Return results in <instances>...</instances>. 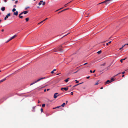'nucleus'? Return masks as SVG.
Returning a JSON list of instances; mask_svg holds the SVG:
<instances>
[{"label":"nucleus","mask_w":128,"mask_h":128,"mask_svg":"<svg viewBox=\"0 0 128 128\" xmlns=\"http://www.w3.org/2000/svg\"><path fill=\"white\" fill-rule=\"evenodd\" d=\"M45 78V77L42 78H40V79H38V80H37L36 81L34 82H33L31 84H30V86H31L32 85L34 84L35 83H36L37 82L40 81V80H42V79H44Z\"/></svg>","instance_id":"f257e3e1"},{"label":"nucleus","mask_w":128,"mask_h":128,"mask_svg":"<svg viewBox=\"0 0 128 128\" xmlns=\"http://www.w3.org/2000/svg\"><path fill=\"white\" fill-rule=\"evenodd\" d=\"M13 74H11L9 76H7L6 78H4V79H2V80H0V83L2 82H3V81H5V80H6V78L8 77L9 76H10V75H12Z\"/></svg>","instance_id":"f03ea898"},{"label":"nucleus","mask_w":128,"mask_h":128,"mask_svg":"<svg viewBox=\"0 0 128 128\" xmlns=\"http://www.w3.org/2000/svg\"><path fill=\"white\" fill-rule=\"evenodd\" d=\"M10 13L8 14L7 15H6V17L4 18V20H6L7 18H8V16H10Z\"/></svg>","instance_id":"7ed1b4c3"},{"label":"nucleus","mask_w":128,"mask_h":128,"mask_svg":"<svg viewBox=\"0 0 128 128\" xmlns=\"http://www.w3.org/2000/svg\"><path fill=\"white\" fill-rule=\"evenodd\" d=\"M28 12V11H25L22 12L20 14V15H21L22 14H27Z\"/></svg>","instance_id":"20e7f679"},{"label":"nucleus","mask_w":128,"mask_h":128,"mask_svg":"<svg viewBox=\"0 0 128 128\" xmlns=\"http://www.w3.org/2000/svg\"><path fill=\"white\" fill-rule=\"evenodd\" d=\"M68 87H67V88H62L61 90L62 91H63L64 90L65 91H66L68 90Z\"/></svg>","instance_id":"39448f33"},{"label":"nucleus","mask_w":128,"mask_h":128,"mask_svg":"<svg viewBox=\"0 0 128 128\" xmlns=\"http://www.w3.org/2000/svg\"><path fill=\"white\" fill-rule=\"evenodd\" d=\"M58 94L57 93H55L54 94V98H56L57 97V96L58 95Z\"/></svg>","instance_id":"423d86ee"},{"label":"nucleus","mask_w":128,"mask_h":128,"mask_svg":"<svg viewBox=\"0 0 128 128\" xmlns=\"http://www.w3.org/2000/svg\"><path fill=\"white\" fill-rule=\"evenodd\" d=\"M111 82L110 80H108L106 82L105 84H109Z\"/></svg>","instance_id":"0eeeda50"},{"label":"nucleus","mask_w":128,"mask_h":128,"mask_svg":"<svg viewBox=\"0 0 128 128\" xmlns=\"http://www.w3.org/2000/svg\"><path fill=\"white\" fill-rule=\"evenodd\" d=\"M107 0H105L104 1L100 3H99L98 4H102L104 3H106V2L107 1Z\"/></svg>","instance_id":"6e6552de"},{"label":"nucleus","mask_w":128,"mask_h":128,"mask_svg":"<svg viewBox=\"0 0 128 128\" xmlns=\"http://www.w3.org/2000/svg\"><path fill=\"white\" fill-rule=\"evenodd\" d=\"M16 37V35L15 34V35H14V36H13L11 37V38L10 39V40H11L15 38Z\"/></svg>","instance_id":"1a4fd4ad"},{"label":"nucleus","mask_w":128,"mask_h":128,"mask_svg":"<svg viewBox=\"0 0 128 128\" xmlns=\"http://www.w3.org/2000/svg\"><path fill=\"white\" fill-rule=\"evenodd\" d=\"M36 106L33 107H32V111L33 112H34L35 111V107Z\"/></svg>","instance_id":"9d476101"},{"label":"nucleus","mask_w":128,"mask_h":128,"mask_svg":"<svg viewBox=\"0 0 128 128\" xmlns=\"http://www.w3.org/2000/svg\"><path fill=\"white\" fill-rule=\"evenodd\" d=\"M62 44L58 48V50H62V49L61 48H62Z\"/></svg>","instance_id":"9b49d317"},{"label":"nucleus","mask_w":128,"mask_h":128,"mask_svg":"<svg viewBox=\"0 0 128 128\" xmlns=\"http://www.w3.org/2000/svg\"><path fill=\"white\" fill-rule=\"evenodd\" d=\"M5 8L4 7H2L1 8V10L2 11H4L5 10Z\"/></svg>","instance_id":"f8f14e48"},{"label":"nucleus","mask_w":128,"mask_h":128,"mask_svg":"<svg viewBox=\"0 0 128 128\" xmlns=\"http://www.w3.org/2000/svg\"><path fill=\"white\" fill-rule=\"evenodd\" d=\"M102 52V51L101 50L98 52H97V54H100Z\"/></svg>","instance_id":"ddd939ff"},{"label":"nucleus","mask_w":128,"mask_h":128,"mask_svg":"<svg viewBox=\"0 0 128 128\" xmlns=\"http://www.w3.org/2000/svg\"><path fill=\"white\" fill-rule=\"evenodd\" d=\"M66 104V103H64L61 106H62V107H64V106L65 104Z\"/></svg>","instance_id":"4468645a"},{"label":"nucleus","mask_w":128,"mask_h":128,"mask_svg":"<svg viewBox=\"0 0 128 128\" xmlns=\"http://www.w3.org/2000/svg\"><path fill=\"white\" fill-rule=\"evenodd\" d=\"M99 82H100V80H98L97 81V82L96 83L94 84V85H97L98 84H99Z\"/></svg>","instance_id":"2eb2a0df"},{"label":"nucleus","mask_w":128,"mask_h":128,"mask_svg":"<svg viewBox=\"0 0 128 128\" xmlns=\"http://www.w3.org/2000/svg\"><path fill=\"white\" fill-rule=\"evenodd\" d=\"M69 78H68L66 79L65 80V81L66 82H67L68 81V80Z\"/></svg>","instance_id":"dca6fc26"},{"label":"nucleus","mask_w":128,"mask_h":128,"mask_svg":"<svg viewBox=\"0 0 128 128\" xmlns=\"http://www.w3.org/2000/svg\"><path fill=\"white\" fill-rule=\"evenodd\" d=\"M44 22V21L42 20V21H41V22H40L38 24H42V23H43Z\"/></svg>","instance_id":"f3484780"},{"label":"nucleus","mask_w":128,"mask_h":128,"mask_svg":"<svg viewBox=\"0 0 128 128\" xmlns=\"http://www.w3.org/2000/svg\"><path fill=\"white\" fill-rule=\"evenodd\" d=\"M26 22H28L29 20V18H26L25 19Z\"/></svg>","instance_id":"a211bd4d"},{"label":"nucleus","mask_w":128,"mask_h":128,"mask_svg":"<svg viewBox=\"0 0 128 128\" xmlns=\"http://www.w3.org/2000/svg\"><path fill=\"white\" fill-rule=\"evenodd\" d=\"M61 106H57V107H56L55 108H53V109H54L55 108H60V107Z\"/></svg>","instance_id":"6ab92c4d"},{"label":"nucleus","mask_w":128,"mask_h":128,"mask_svg":"<svg viewBox=\"0 0 128 128\" xmlns=\"http://www.w3.org/2000/svg\"><path fill=\"white\" fill-rule=\"evenodd\" d=\"M20 15H20V14L19 15V18H23V16H21Z\"/></svg>","instance_id":"aec40b11"},{"label":"nucleus","mask_w":128,"mask_h":128,"mask_svg":"<svg viewBox=\"0 0 128 128\" xmlns=\"http://www.w3.org/2000/svg\"><path fill=\"white\" fill-rule=\"evenodd\" d=\"M16 10V9L15 8H14L12 10L13 12H14Z\"/></svg>","instance_id":"412c9836"},{"label":"nucleus","mask_w":128,"mask_h":128,"mask_svg":"<svg viewBox=\"0 0 128 128\" xmlns=\"http://www.w3.org/2000/svg\"><path fill=\"white\" fill-rule=\"evenodd\" d=\"M82 83H80V84H77L76 85H75L74 86V87H75V86H78V85H79V84H82Z\"/></svg>","instance_id":"4be33fe9"},{"label":"nucleus","mask_w":128,"mask_h":128,"mask_svg":"<svg viewBox=\"0 0 128 128\" xmlns=\"http://www.w3.org/2000/svg\"><path fill=\"white\" fill-rule=\"evenodd\" d=\"M45 106V104H42V107H44Z\"/></svg>","instance_id":"5701e85b"},{"label":"nucleus","mask_w":128,"mask_h":128,"mask_svg":"<svg viewBox=\"0 0 128 128\" xmlns=\"http://www.w3.org/2000/svg\"><path fill=\"white\" fill-rule=\"evenodd\" d=\"M110 81L111 82H112V81H114V79L113 78H112L111 79Z\"/></svg>","instance_id":"b1692460"},{"label":"nucleus","mask_w":128,"mask_h":128,"mask_svg":"<svg viewBox=\"0 0 128 128\" xmlns=\"http://www.w3.org/2000/svg\"><path fill=\"white\" fill-rule=\"evenodd\" d=\"M71 2V1L70 2H69L67 4H65L64 5L65 7H66L67 6V4H68L69 3H70Z\"/></svg>","instance_id":"393cba45"},{"label":"nucleus","mask_w":128,"mask_h":128,"mask_svg":"<svg viewBox=\"0 0 128 128\" xmlns=\"http://www.w3.org/2000/svg\"><path fill=\"white\" fill-rule=\"evenodd\" d=\"M45 4H46L45 2H43V3L42 4V5H45Z\"/></svg>","instance_id":"a878e982"},{"label":"nucleus","mask_w":128,"mask_h":128,"mask_svg":"<svg viewBox=\"0 0 128 128\" xmlns=\"http://www.w3.org/2000/svg\"><path fill=\"white\" fill-rule=\"evenodd\" d=\"M13 15L16 16V12H15L13 13Z\"/></svg>","instance_id":"bb28decb"},{"label":"nucleus","mask_w":128,"mask_h":128,"mask_svg":"<svg viewBox=\"0 0 128 128\" xmlns=\"http://www.w3.org/2000/svg\"><path fill=\"white\" fill-rule=\"evenodd\" d=\"M75 81L76 82V83H78L79 82L77 80H76Z\"/></svg>","instance_id":"cd10ccee"},{"label":"nucleus","mask_w":128,"mask_h":128,"mask_svg":"<svg viewBox=\"0 0 128 128\" xmlns=\"http://www.w3.org/2000/svg\"><path fill=\"white\" fill-rule=\"evenodd\" d=\"M40 110H41V111L42 112L43 111V109L42 108H41V109Z\"/></svg>","instance_id":"c85d7f7f"},{"label":"nucleus","mask_w":128,"mask_h":128,"mask_svg":"<svg viewBox=\"0 0 128 128\" xmlns=\"http://www.w3.org/2000/svg\"><path fill=\"white\" fill-rule=\"evenodd\" d=\"M41 4H42V3H41V2H40L38 3V5H39V6L41 5Z\"/></svg>","instance_id":"c756f323"},{"label":"nucleus","mask_w":128,"mask_h":128,"mask_svg":"<svg viewBox=\"0 0 128 128\" xmlns=\"http://www.w3.org/2000/svg\"><path fill=\"white\" fill-rule=\"evenodd\" d=\"M124 46H122V47L120 48V50H121V49H122Z\"/></svg>","instance_id":"7c9ffc66"},{"label":"nucleus","mask_w":128,"mask_h":128,"mask_svg":"<svg viewBox=\"0 0 128 128\" xmlns=\"http://www.w3.org/2000/svg\"><path fill=\"white\" fill-rule=\"evenodd\" d=\"M10 40H10V39L9 40H8V41H6V43H7V42H8L9 41H10Z\"/></svg>","instance_id":"2f4dec72"},{"label":"nucleus","mask_w":128,"mask_h":128,"mask_svg":"<svg viewBox=\"0 0 128 128\" xmlns=\"http://www.w3.org/2000/svg\"><path fill=\"white\" fill-rule=\"evenodd\" d=\"M48 19V18H46L44 20H43V21H44V22L46 20H47V19Z\"/></svg>","instance_id":"473e14b6"},{"label":"nucleus","mask_w":128,"mask_h":128,"mask_svg":"<svg viewBox=\"0 0 128 128\" xmlns=\"http://www.w3.org/2000/svg\"><path fill=\"white\" fill-rule=\"evenodd\" d=\"M122 59L120 60V62L122 63Z\"/></svg>","instance_id":"72a5a7b5"},{"label":"nucleus","mask_w":128,"mask_h":128,"mask_svg":"<svg viewBox=\"0 0 128 128\" xmlns=\"http://www.w3.org/2000/svg\"><path fill=\"white\" fill-rule=\"evenodd\" d=\"M68 8H67V9H65V10H62V11H61V12H62V11H64V10H68Z\"/></svg>","instance_id":"f704fd0d"},{"label":"nucleus","mask_w":128,"mask_h":128,"mask_svg":"<svg viewBox=\"0 0 128 128\" xmlns=\"http://www.w3.org/2000/svg\"><path fill=\"white\" fill-rule=\"evenodd\" d=\"M72 95H73V92H71L70 93Z\"/></svg>","instance_id":"c9c22d12"},{"label":"nucleus","mask_w":128,"mask_h":128,"mask_svg":"<svg viewBox=\"0 0 128 128\" xmlns=\"http://www.w3.org/2000/svg\"><path fill=\"white\" fill-rule=\"evenodd\" d=\"M90 78V76H88L86 77V78L88 79V78Z\"/></svg>","instance_id":"e433bc0d"},{"label":"nucleus","mask_w":128,"mask_h":128,"mask_svg":"<svg viewBox=\"0 0 128 128\" xmlns=\"http://www.w3.org/2000/svg\"><path fill=\"white\" fill-rule=\"evenodd\" d=\"M125 72H122V74H124L125 73Z\"/></svg>","instance_id":"4c0bfd02"},{"label":"nucleus","mask_w":128,"mask_h":128,"mask_svg":"<svg viewBox=\"0 0 128 128\" xmlns=\"http://www.w3.org/2000/svg\"><path fill=\"white\" fill-rule=\"evenodd\" d=\"M126 58H125L122 59V60H125L126 59Z\"/></svg>","instance_id":"58836bf2"},{"label":"nucleus","mask_w":128,"mask_h":128,"mask_svg":"<svg viewBox=\"0 0 128 128\" xmlns=\"http://www.w3.org/2000/svg\"><path fill=\"white\" fill-rule=\"evenodd\" d=\"M68 34H66V35H64V36H63V37H64L65 36H66L67 35H68Z\"/></svg>","instance_id":"ea45409f"},{"label":"nucleus","mask_w":128,"mask_h":128,"mask_svg":"<svg viewBox=\"0 0 128 128\" xmlns=\"http://www.w3.org/2000/svg\"><path fill=\"white\" fill-rule=\"evenodd\" d=\"M78 70H77V71L76 72H74L73 73V74H75V73H76L77 72H78Z\"/></svg>","instance_id":"a19ab883"},{"label":"nucleus","mask_w":128,"mask_h":128,"mask_svg":"<svg viewBox=\"0 0 128 128\" xmlns=\"http://www.w3.org/2000/svg\"><path fill=\"white\" fill-rule=\"evenodd\" d=\"M54 71L53 70V71H52L51 72V73L52 74H53V73H54Z\"/></svg>","instance_id":"79ce46f5"},{"label":"nucleus","mask_w":128,"mask_h":128,"mask_svg":"<svg viewBox=\"0 0 128 128\" xmlns=\"http://www.w3.org/2000/svg\"><path fill=\"white\" fill-rule=\"evenodd\" d=\"M90 73H92V70H90Z\"/></svg>","instance_id":"37998d69"},{"label":"nucleus","mask_w":128,"mask_h":128,"mask_svg":"<svg viewBox=\"0 0 128 128\" xmlns=\"http://www.w3.org/2000/svg\"><path fill=\"white\" fill-rule=\"evenodd\" d=\"M95 70H94L92 72V73H94V72H95Z\"/></svg>","instance_id":"c03bdc74"},{"label":"nucleus","mask_w":128,"mask_h":128,"mask_svg":"<svg viewBox=\"0 0 128 128\" xmlns=\"http://www.w3.org/2000/svg\"><path fill=\"white\" fill-rule=\"evenodd\" d=\"M40 2H41V3L42 2H43V1L42 0H41L40 1Z\"/></svg>","instance_id":"a18cd8bd"},{"label":"nucleus","mask_w":128,"mask_h":128,"mask_svg":"<svg viewBox=\"0 0 128 128\" xmlns=\"http://www.w3.org/2000/svg\"><path fill=\"white\" fill-rule=\"evenodd\" d=\"M111 41H110L108 42V43H109V44H110L111 43Z\"/></svg>","instance_id":"49530a36"},{"label":"nucleus","mask_w":128,"mask_h":128,"mask_svg":"<svg viewBox=\"0 0 128 128\" xmlns=\"http://www.w3.org/2000/svg\"><path fill=\"white\" fill-rule=\"evenodd\" d=\"M62 8H60V9L59 10H56V11H58V10H61V9H62Z\"/></svg>","instance_id":"de8ad7c7"},{"label":"nucleus","mask_w":128,"mask_h":128,"mask_svg":"<svg viewBox=\"0 0 128 128\" xmlns=\"http://www.w3.org/2000/svg\"><path fill=\"white\" fill-rule=\"evenodd\" d=\"M56 69H54V70H53V71H56Z\"/></svg>","instance_id":"09e8293b"},{"label":"nucleus","mask_w":128,"mask_h":128,"mask_svg":"<svg viewBox=\"0 0 128 128\" xmlns=\"http://www.w3.org/2000/svg\"><path fill=\"white\" fill-rule=\"evenodd\" d=\"M106 44L107 45H108V43H106Z\"/></svg>","instance_id":"8fccbe9b"},{"label":"nucleus","mask_w":128,"mask_h":128,"mask_svg":"<svg viewBox=\"0 0 128 128\" xmlns=\"http://www.w3.org/2000/svg\"><path fill=\"white\" fill-rule=\"evenodd\" d=\"M18 14V12L16 11V16Z\"/></svg>","instance_id":"3c124183"},{"label":"nucleus","mask_w":128,"mask_h":128,"mask_svg":"<svg viewBox=\"0 0 128 128\" xmlns=\"http://www.w3.org/2000/svg\"><path fill=\"white\" fill-rule=\"evenodd\" d=\"M88 64V63L87 62H86V63H85L84 64V65H86V64Z\"/></svg>","instance_id":"603ef678"},{"label":"nucleus","mask_w":128,"mask_h":128,"mask_svg":"<svg viewBox=\"0 0 128 128\" xmlns=\"http://www.w3.org/2000/svg\"><path fill=\"white\" fill-rule=\"evenodd\" d=\"M120 74V73L118 74H117L116 75V76H117L118 74Z\"/></svg>","instance_id":"864d4df0"},{"label":"nucleus","mask_w":128,"mask_h":128,"mask_svg":"<svg viewBox=\"0 0 128 128\" xmlns=\"http://www.w3.org/2000/svg\"><path fill=\"white\" fill-rule=\"evenodd\" d=\"M4 29H2V31L3 32H4Z\"/></svg>","instance_id":"5fc2aeb1"},{"label":"nucleus","mask_w":128,"mask_h":128,"mask_svg":"<svg viewBox=\"0 0 128 128\" xmlns=\"http://www.w3.org/2000/svg\"><path fill=\"white\" fill-rule=\"evenodd\" d=\"M46 89H45V90H44V92H46Z\"/></svg>","instance_id":"6e6d98bb"},{"label":"nucleus","mask_w":128,"mask_h":128,"mask_svg":"<svg viewBox=\"0 0 128 128\" xmlns=\"http://www.w3.org/2000/svg\"><path fill=\"white\" fill-rule=\"evenodd\" d=\"M40 102V101L39 100L38 101V103H39Z\"/></svg>","instance_id":"4d7b16f0"},{"label":"nucleus","mask_w":128,"mask_h":128,"mask_svg":"<svg viewBox=\"0 0 128 128\" xmlns=\"http://www.w3.org/2000/svg\"><path fill=\"white\" fill-rule=\"evenodd\" d=\"M124 75H123L122 76V77H124Z\"/></svg>","instance_id":"13d9d810"},{"label":"nucleus","mask_w":128,"mask_h":128,"mask_svg":"<svg viewBox=\"0 0 128 128\" xmlns=\"http://www.w3.org/2000/svg\"><path fill=\"white\" fill-rule=\"evenodd\" d=\"M49 90H50V89L49 88H48L47 89V91H48Z\"/></svg>","instance_id":"bf43d9fd"},{"label":"nucleus","mask_w":128,"mask_h":128,"mask_svg":"<svg viewBox=\"0 0 128 128\" xmlns=\"http://www.w3.org/2000/svg\"><path fill=\"white\" fill-rule=\"evenodd\" d=\"M102 88H102V87H101V88H100V89H102Z\"/></svg>","instance_id":"052dcab7"},{"label":"nucleus","mask_w":128,"mask_h":128,"mask_svg":"<svg viewBox=\"0 0 128 128\" xmlns=\"http://www.w3.org/2000/svg\"><path fill=\"white\" fill-rule=\"evenodd\" d=\"M37 7V8H40L39 6H38Z\"/></svg>","instance_id":"680f3d73"},{"label":"nucleus","mask_w":128,"mask_h":128,"mask_svg":"<svg viewBox=\"0 0 128 128\" xmlns=\"http://www.w3.org/2000/svg\"><path fill=\"white\" fill-rule=\"evenodd\" d=\"M67 102H68V101H66V104H67Z\"/></svg>","instance_id":"e2e57ef3"},{"label":"nucleus","mask_w":128,"mask_h":128,"mask_svg":"<svg viewBox=\"0 0 128 128\" xmlns=\"http://www.w3.org/2000/svg\"><path fill=\"white\" fill-rule=\"evenodd\" d=\"M1 21H2L1 20H0V22H1Z\"/></svg>","instance_id":"0e129e2a"},{"label":"nucleus","mask_w":128,"mask_h":128,"mask_svg":"<svg viewBox=\"0 0 128 128\" xmlns=\"http://www.w3.org/2000/svg\"><path fill=\"white\" fill-rule=\"evenodd\" d=\"M16 3H17L18 2V1L17 0H16Z\"/></svg>","instance_id":"69168bd1"},{"label":"nucleus","mask_w":128,"mask_h":128,"mask_svg":"<svg viewBox=\"0 0 128 128\" xmlns=\"http://www.w3.org/2000/svg\"><path fill=\"white\" fill-rule=\"evenodd\" d=\"M15 5H14V7H15Z\"/></svg>","instance_id":"338daca9"},{"label":"nucleus","mask_w":128,"mask_h":128,"mask_svg":"<svg viewBox=\"0 0 128 128\" xmlns=\"http://www.w3.org/2000/svg\"><path fill=\"white\" fill-rule=\"evenodd\" d=\"M127 45H128V44H127Z\"/></svg>","instance_id":"774afa93"}]
</instances>
